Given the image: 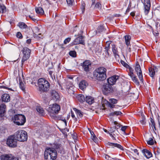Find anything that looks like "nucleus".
I'll use <instances>...</instances> for the list:
<instances>
[{
  "label": "nucleus",
  "mask_w": 160,
  "mask_h": 160,
  "mask_svg": "<svg viewBox=\"0 0 160 160\" xmlns=\"http://www.w3.org/2000/svg\"><path fill=\"white\" fill-rule=\"evenodd\" d=\"M143 4L144 6V12L145 14L147 15L151 7L150 0H144Z\"/></svg>",
  "instance_id": "obj_12"
},
{
  "label": "nucleus",
  "mask_w": 160,
  "mask_h": 160,
  "mask_svg": "<svg viewBox=\"0 0 160 160\" xmlns=\"http://www.w3.org/2000/svg\"><path fill=\"white\" fill-rule=\"evenodd\" d=\"M108 106L112 108H114L115 106V105L113 104H112V103H109V104Z\"/></svg>",
  "instance_id": "obj_56"
},
{
  "label": "nucleus",
  "mask_w": 160,
  "mask_h": 160,
  "mask_svg": "<svg viewBox=\"0 0 160 160\" xmlns=\"http://www.w3.org/2000/svg\"><path fill=\"white\" fill-rule=\"evenodd\" d=\"M73 43L74 45H77L79 44L84 45L85 44V42L83 40V37L82 36L78 37L75 39Z\"/></svg>",
  "instance_id": "obj_16"
},
{
  "label": "nucleus",
  "mask_w": 160,
  "mask_h": 160,
  "mask_svg": "<svg viewBox=\"0 0 160 160\" xmlns=\"http://www.w3.org/2000/svg\"><path fill=\"white\" fill-rule=\"evenodd\" d=\"M106 145L108 148H117L122 151L124 150V149L123 147L121 145L117 143H112L108 142L106 143Z\"/></svg>",
  "instance_id": "obj_11"
},
{
  "label": "nucleus",
  "mask_w": 160,
  "mask_h": 160,
  "mask_svg": "<svg viewBox=\"0 0 160 160\" xmlns=\"http://www.w3.org/2000/svg\"><path fill=\"white\" fill-rule=\"evenodd\" d=\"M71 117L73 118H75V119H76V118H75V115L74 114V113L72 111H71Z\"/></svg>",
  "instance_id": "obj_58"
},
{
  "label": "nucleus",
  "mask_w": 160,
  "mask_h": 160,
  "mask_svg": "<svg viewBox=\"0 0 160 160\" xmlns=\"http://www.w3.org/2000/svg\"><path fill=\"white\" fill-rule=\"evenodd\" d=\"M78 100L81 102H82L85 100L84 95L82 94H79L77 97Z\"/></svg>",
  "instance_id": "obj_31"
},
{
  "label": "nucleus",
  "mask_w": 160,
  "mask_h": 160,
  "mask_svg": "<svg viewBox=\"0 0 160 160\" xmlns=\"http://www.w3.org/2000/svg\"><path fill=\"white\" fill-rule=\"evenodd\" d=\"M86 101L89 104H91L94 102V99L91 97L86 96Z\"/></svg>",
  "instance_id": "obj_28"
},
{
  "label": "nucleus",
  "mask_w": 160,
  "mask_h": 160,
  "mask_svg": "<svg viewBox=\"0 0 160 160\" xmlns=\"http://www.w3.org/2000/svg\"><path fill=\"white\" fill-rule=\"evenodd\" d=\"M34 30L36 32H38L39 31V29L38 27H35L34 28Z\"/></svg>",
  "instance_id": "obj_55"
},
{
  "label": "nucleus",
  "mask_w": 160,
  "mask_h": 160,
  "mask_svg": "<svg viewBox=\"0 0 160 160\" xmlns=\"http://www.w3.org/2000/svg\"><path fill=\"white\" fill-rule=\"evenodd\" d=\"M96 46V44L94 43L93 44V46H91L90 45L89 46V48L92 51L94 50L95 51L97 52L98 51V50L97 48H95V46Z\"/></svg>",
  "instance_id": "obj_43"
},
{
  "label": "nucleus",
  "mask_w": 160,
  "mask_h": 160,
  "mask_svg": "<svg viewBox=\"0 0 160 160\" xmlns=\"http://www.w3.org/2000/svg\"><path fill=\"white\" fill-rule=\"evenodd\" d=\"M2 99L3 102H8L10 101V97L8 94L4 93L2 96Z\"/></svg>",
  "instance_id": "obj_23"
},
{
  "label": "nucleus",
  "mask_w": 160,
  "mask_h": 160,
  "mask_svg": "<svg viewBox=\"0 0 160 160\" xmlns=\"http://www.w3.org/2000/svg\"><path fill=\"white\" fill-rule=\"evenodd\" d=\"M127 128V126H123V127H122V128H121V130L122 131L124 132V133H125V130H126Z\"/></svg>",
  "instance_id": "obj_53"
},
{
  "label": "nucleus",
  "mask_w": 160,
  "mask_h": 160,
  "mask_svg": "<svg viewBox=\"0 0 160 160\" xmlns=\"http://www.w3.org/2000/svg\"><path fill=\"white\" fill-rule=\"evenodd\" d=\"M150 122L151 123L150 124H150L151 126L152 127V128L153 127L154 129L156 130V128L155 127V122L154 120L152 118H151Z\"/></svg>",
  "instance_id": "obj_41"
},
{
  "label": "nucleus",
  "mask_w": 160,
  "mask_h": 160,
  "mask_svg": "<svg viewBox=\"0 0 160 160\" xmlns=\"http://www.w3.org/2000/svg\"><path fill=\"white\" fill-rule=\"evenodd\" d=\"M44 156L45 160H55L57 158V151L52 147H48L45 151Z\"/></svg>",
  "instance_id": "obj_3"
},
{
  "label": "nucleus",
  "mask_w": 160,
  "mask_h": 160,
  "mask_svg": "<svg viewBox=\"0 0 160 160\" xmlns=\"http://www.w3.org/2000/svg\"><path fill=\"white\" fill-rule=\"evenodd\" d=\"M107 69L103 67L97 68L93 72V77L98 81H102L107 78Z\"/></svg>",
  "instance_id": "obj_1"
},
{
  "label": "nucleus",
  "mask_w": 160,
  "mask_h": 160,
  "mask_svg": "<svg viewBox=\"0 0 160 160\" xmlns=\"http://www.w3.org/2000/svg\"><path fill=\"white\" fill-rule=\"evenodd\" d=\"M109 50H108L107 51H105L106 52V57H108L110 56V54L108 52V51Z\"/></svg>",
  "instance_id": "obj_54"
},
{
  "label": "nucleus",
  "mask_w": 160,
  "mask_h": 160,
  "mask_svg": "<svg viewBox=\"0 0 160 160\" xmlns=\"http://www.w3.org/2000/svg\"><path fill=\"white\" fill-rule=\"evenodd\" d=\"M91 138L93 140V141L95 143H97L98 142V139L96 136L95 135H94L93 136H91Z\"/></svg>",
  "instance_id": "obj_45"
},
{
  "label": "nucleus",
  "mask_w": 160,
  "mask_h": 160,
  "mask_svg": "<svg viewBox=\"0 0 160 160\" xmlns=\"http://www.w3.org/2000/svg\"><path fill=\"white\" fill-rule=\"evenodd\" d=\"M36 110L41 116H43L45 114L44 110L40 106H37L36 108Z\"/></svg>",
  "instance_id": "obj_29"
},
{
  "label": "nucleus",
  "mask_w": 160,
  "mask_h": 160,
  "mask_svg": "<svg viewBox=\"0 0 160 160\" xmlns=\"http://www.w3.org/2000/svg\"><path fill=\"white\" fill-rule=\"evenodd\" d=\"M147 144L149 145H152L154 144L153 140L152 138H150L148 140H146Z\"/></svg>",
  "instance_id": "obj_40"
},
{
  "label": "nucleus",
  "mask_w": 160,
  "mask_h": 160,
  "mask_svg": "<svg viewBox=\"0 0 160 160\" xmlns=\"http://www.w3.org/2000/svg\"><path fill=\"white\" fill-rule=\"evenodd\" d=\"M124 38L126 44L128 47L130 45L131 37L130 35H127L125 36Z\"/></svg>",
  "instance_id": "obj_25"
},
{
  "label": "nucleus",
  "mask_w": 160,
  "mask_h": 160,
  "mask_svg": "<svg viewBox=\"0 0 160 160\" xmlns=\"http://www.w3.org/2000/svg\"><path fill=\"white\" fill-rule=\"evenodd\" d=\"M50 94L52 99L55 100H58L59 96L58 93L54 90H52L50 91Z\"/></svg>",
  "instance_id": "obj_17"
},
{
  "label": "nucleus",
  "mask_w": 160,
  "mask_h": 160,
  "mask_svg": "<svg viewBox=\"0 0 160 160\" xmlns=\"http://www.w3.org/2000/svg\"><path fill=\"white\" fill-rule=\"evenodd\" d=\"M143 155L147 158H149L152 157V153L146 149H143L142 150Z\"/></svg>",
  "instance_id": "obj_20"
},
{
  "label": "nucleus",
  "mask_w": 160,
  "mask_h": 160,
  "mask_svg": "<svg viewBox=\"0 0 160 160\" xmlns=\"http://www.w3.org/2000/svg\"><path fill=\"white\" fill-rule=\"evenodd\" d=\"M13 156L10 154H4L1 157V160H12Z\"/></svg>",
  "instance_id": "obj_21"
},
{
  "label": "nucleus",
  "mask_w": 160,
  "mask_h": 160,
  "mask_svg": "<svg viewBox=\"0 0 160 160\" xmlns=\"http://www.w3.org/2000/svg\"><path fill=\"white\" fill-rule=\"evenodd\" d=\"M112 51L115 56H119L117 48L116 47L115 45L113 44L112 45Z\"/></svg>",
  "instance_id": "obj_30"
},
{
  "label": "nucleus",
  "mask_w": 160,
  "mask_h": 160,
  "mask_svg": "<svg viewBox=\"0 0 160 160\" xmlns=\"http://www.w3.org/2000/svg\"><path fill=\"white\" fill-rule=\"evenodd\" d=\"M91 63L89 60H86L83 63L81 64L82 68L86 72H88L89 70V67L91 66Z\"/></svg>",
  "instance_id": "obj_13"
},
{
  "label": "nucleus",
  "mask_w": 160,
  "mask_h": 160,
  "mask_svg": "<svg viewBox=\"0 0 160 160\" xmlns=\"http://www.w3.org/2000/svg\"><path fill=\"white\" fill-rule=\"evenodd\" d=\"M118 78V76H113L107 79V82L110 85H113L115 83L117 80Z\"/></svg>",
  "instance_id": "obj_15"
},
{
  "label": "nucleus",
  "mask_w": 160,
  "mask_h": 160,
  "mask_svg": "<svg viewBox=\"0 0 160 160\" xmlns=\"http://www.w3.org/2000/svg\"><path fill=\"white\" fill-rule=\"evenodd\" d=\"M134 151L135 153H136L137 155H139V153L138 152V150L137 149H134Z\"/></svg>",
  "instance_id": "obj_60"
},
{
  "label": "nucleus",
  "mask_w": 160,
  "mask_h": 160,
  "mask_svg": "<svg viewBox=\"0 0 160 160\" xmlns=\"http://www.w3.org/2000/svg\"><path fill=\"white\" fill-rule=\"evenodd\" d=\"M67 4L68 5H72L73 2L74 0H66Z\"/></svg>",
  "instance_id": "obj_52"
},
{
  "label": "nucleus",
  "mask_w": 160,
  "mask_h": 160,
  "mask_svg": "<svg viewBox=\"0 0 160 160\" xmlns=\"http://www.w3.org/2000/svg\"><path fill=\"white\" fill-rule=\"evenodd\" d=\"M52 148L55 150L56 149L58 152L61 153H63L64 152L63 148L60 144L54 143L52 145Z\"/></svg>",
  "instance_id": "obj_14"
},
{
  "label": "nucleus",
  "mask_w": 160,
  "mask_h": 160,
  "mask_svg": "<svg viewBox=\"0 0 160 160\" xmlns=\"http://www.w3.org/2000/svg\"><path fill=\"white\" fill-rule=\"evenodd\" d=\"M70 56L73 57L75 58L76 57L77 53L75 51H71L69 52Z\"/></svg>",
  "instance_id": "obj_39"
},
{
  "label": "nucleus",
  "mask_w": 160,
  "mask_h": 160,
  "mask_svg": "<svg viewBox=\"0 0 160 160\" xmlns=\"http://www.w3.org/2000/svg\"><path fill=\"white\" fill-rule=\"evenodd\" d=\"M36 11L37 13L40 14H43L44 12L42 8L40 7L36 8Z\"/></svg>",
  "instance_id": "obj_32"
},
{
  "label": "nucleus",
  "mask_w": 160,
  "mask_h": 160,
  "mask_svg": "<svg viewBox=\"0 0 160 160\" xmlns=\"http://www.w3.org/2000/svg\"><path fill=\"white\" fill-rule=\"evenodd\" d=\"M6 8L5 6L3 5H0V12L3 13L6 12Z\"/></svg>",
  "instance_id": "obj_37"
},
{
  "label": "nucleus",
  "mask_w": 160,
  "mask_h": 160,
  "mask_svg": "<svg viewBox=\"0 0 160 160\" xmlns=\"http://www.w3.org/2000/svg\"><path fill=\"white\" fill-rule=\"evenodd\" d=\"M111 41H108L107 42L106 45L105 47V51H107L108 50H109L110 49V44L111 43Z\"/></svg>",
  "instance_id": "obj_36"
},
{
  "label": "nucleus",
  "mask_w": 160,
  "mask_h": 160,
  "mask_svg": "<svg viewBox=\"0 0 160 160\" xmlns=\"http://www.w3.org/2000/svg\"><path fill=\"white\" fill-rule=\"evenodd\" d=\"M70 40H71L70 38H67L64 40V43L65 44H67V43H68L70 41Z\"/></svg>",
  "instance_id": "obj_50"
},
{
  "label": "nucleus",
  "mask_w": 160,
  "mask_h": 160,
  "mask_svg": "<svg viewBox=\"0 0 160 160\" xmlns=\"http://www.w3.org/2000/svg\"><path fill=\"white\" fill-rule=\"evenodd\" d=\"M38 91L41 93L46 92L50 88V83L44 78H39L38 80Z\"/></svg>",
  "instance_id": "obj_2"
},
{
  "label": "nucleus",
  "mask_w": 160,
  "mask_h": 160,
  "mask_svg": "<svg viewBox=\"0 0 160 160\" xmlns=\"http://www.w3.org/2000/svg\"><path fill=\"white\" fill-rule=\"evenodd\" d=\"M17 141L14 135L9 136L7 141V144L9 147L15 148L17 145Z\"/></svg>",
  "instance_id": "obj_7"
},
{
  "label": "nucleus",
  "mask_w": 160,
  "mask_h": 160,
  "mask_svg": "<svg viewBox=\"0 0 160 160\" xmlns=\"http://www.w3.org/2000/svg\"><path fill=\"white\" fill-rule=\"evenodd\" d=\"M73 110L75 112L78 117L82 118L83 116V113L80 110L77 109L75 108H73Z\"/></svg>",
  "instance_id": "obj_27"
},
{
  "label": "nucleus",
  "mask_w": 160,
  "mask_h": 160,
  "mask_svg": "<svg viewBox=\"0 0 160 160\" xmlns=\"http://www.w3.org/2000/svg\"><path fill=\"white\" fill-rule=\"evenodd\" d=\"M112 85L108 83H104L102 86V91L104 94L107 95L113 91Z\"/></svg>",
  "instance_id": "obj_9"
},
{
  "label": "nucleus",
  "mask_w": 160,
  "mask_h": 160,
  "mask_svg": "<svg viewBox=\"0 0 160 160\" xmlns=\"http://www.w3.org/2000/svg\"><path fill=\"white\" fill-rule=\"evenodd\" d=\"M149 71L150 76L152 77H153L155 75V72H158V68L156 67H151L149 68Z\"/></svg>",
  "instance_id": "obj_19"
},
{
  "label": "nucleus",
  "mask_w": 160,
  "mask_h": 160,
  "mask_svg": "<svg viewBox=\"0 0 160 160\" xmlns=\"http://www.w3.org/2000/svg\"><path fill=\"white\" fill-rule=\"evenodd\" d=\"M18 26L21 29L26 28L27 27V26L23 22H19Z\"/></svg>",
  "instance_id": "obj_34"
},
{
  "label": "nucleus",
  "mask_w": 160,
  "mask_h": 160,
  "mask_svg": "<svg viewBox=\"0 0 160 160\" xmlns=\"http://www.w3.org/2000/svg\"><path fill=\"white\" fill-rule=\"evenodd\" d=\"M66 88L67 89L68 91H69V90H71V92H70L71 93H73L74 92L72 90L74 86L72 82L68 81L66 83Z\"/></svg>",
  "instance_id": "obj_22"
},
{
  "label": "nucleus",
  "mask_w": 160,
  "mask_h": 160,
  "mask_svg": "<svg viewBox=\"0 0 160 160\" xmlns=\"http://www.w3.org/2000/svg\"><path fill=\"white\" fill-rule=\"evenodd\" d=\"M135 70L136 72H137V74L140 81H141L142 83H143V79L142 73L140 65L139 64H137L135 68Z\"/></svg>",
  "instance_id": "obj_10"
},
{
  "label": "nucleus",
  "mask_w": 160,
  "mask_h": 160,
  "mask_svg": "<svg viewBox=\"0 0 160 160\" xmlns=\"http://www.w3.org/2000/svg\"><path fill=\"white\" fill-rule=\"evenodd\" d=\"M6 106L5 104H2L0 105V117L3 116V114L5 112Z\"/></svg>",
  "instance_id": "obj_24"
},
{
  "label": "nucleus",
  "mask_w": 160,
  "mask_h": 160,
  "mask_svg": "<svg viewBox=\"0 0 160 160\" xmlns=\"http://www.w3.org/2000/svg\"><path fill=\"white\" fill-rule=\"evenodd\" d=\"M13 120L14 123L18 125H22L26 122V118L22 114H17L15 115Z\"/></svg>",
  "instance_id": "obj_5"
},
{
  "label": "nucleus",
  "mask_w": 160,
  "mask_h": 160,
  "mask_svg": "<svg viewBox=\"0 0 160 160\" xmlns=\"http://www.w3.org/2000/svg\"><path fill=\"white\" fill-rule=\"evenodd\" d=\"M14 135L16 140L19 141L24 142L28 139L27 133L24 130H19L17 131Z\"/></svg>",
  "instance_id": "obj_4"
},
{
  "label": "nucleus",
  "mask_w": 160,
  "mask_h": 160,
  "mask_svg": "<svg viewBox=\"0 0 160 160\" xmlns=\"http://www.w3.org/2000/svg\"><path fill=\"white\" fill-rule=\"evenodd\" d=\"M104 30V28L103 26L102 25H100L98 27L97 30L96 31V33H100Z\"/></svg>",
  "instance_id": "obj_35"
},
{
  "label": "nucleus",
  "mask_w": 160,
  "mask_h": 160,
  "mask_svg": "<svg viewBox=\"0 0 160 160\" xmlns=\"http://www.w3.org/2000/svg\"><path fill=\"white\" fill-rule=\"evenodd\" d=\"M121 63L123 66L126 68H128V67H129V66L124 61L121 60Z\"/></svg>",
  "instance_id": "obj_44"
},
{
  "label": "nucleus",
  "mask_w": 160,
  "mask_h": 160,
  "mask_svg": "<svg viewBox=\"0 0 160 160\" xmlns=\"http://www.w3.org/2000/svg\"><path fill=\"white\" fill-rule=\"evenodd\" d=\"M130 15L132 17H133L135 16V14L134 12H132L130 13Z\"/></svg>",
  "instance_id": "obj_64"
},
{
  "label": "nucleus",
  "mask_w": 160,
  "mask_h": 160,
  "mask_svg": "<svg viewBox=\"0 0 160 160\" xmlns=\"http://www.w3.org/2000/svg\"><path fill=\"white\" fill-rule=\"evenodd\" d=\"M114 124L116 125L114 128L115 129H118L119 128H120L121 126H122V125H121L119 124L118 123V122L116 121H115L114 122Z\"/></svg>",
  "instance_id": "obj_42"
},
{
  "label": "nucleus",
  "mask_w": 160,
  "mask_h": 160,
  "mask_svg": "<svg viewBox=\"0 0 160 160\" xmlns=\"http://www.w3.org/2000/svg\"><path fill=\"white\" fill-rule=\"evenodd\" d=\"M109 101L111 103H112L113 104H116L118 102V100L114 98L110 99L109 100Z\"/></svg>",
  "instance_id": "obj_47"
},
{
  "label": "nucleus",
  "mask_w": 160,
  "mask_h": 160,
  "mask_svg": "<svg viewBox=\"0 0 160 160\" xmlns=\"http://www.w3.org/2000/svg\"><path fill=\"white\" fill-rule=\"evenodd\" d=\"M48 72L49 75H50L51 76H52L53 72L52 71H48Z\"/></svg>",
  "instance_id": "obj_61"
},
{
  "label": "nucleus",
  "mask_w": 160,
  "mask_h": 160,
  "mask_svg": "<svg viewBox=\"0 0 160 160\" xmlns=\"http://www.w3.org/2000/svg\"><path fill=\"white\" fill-rule=\"evenodd\" d=\"M19 160V159L17 157H15L13 156V160Z\"/></svg>",
  "instance_id": "obj_63"
},
{
  "label": "nucleus",
  "mask_w": 160,
  "mask_h": 160,
  "mask_svg": "<svg viewBox=\"0 0 160 160\" xmlns=\"http://www.w3.org/2000/svg\"><path fill=\"white\" fill-rule=\"evenodd\" d=\"M85 4L84 3L82 4L81 7V9L82 13L84 12L85 11Z\"/></svg>",
  "instance_id": "obj_51"
},
{
  "label": "nucleus",
  "mask_w": 160,
  "mask_h": 160,
  "mask_svg": "<svg viewBox=\"0 0 160 160\" xmlns=\"http://www.w3.org/2000/svg\"><path fill=\"white\" fill-rule=\"evenodd\" d=\"M29 18H30L31 19H32L33 21H34L35 22V21L36 20L35 18H33V17H32V16H30V15H29Z\"/></svg>",
  "instance_id": "obj_57"
},
{
  "label": "nucleus",
  "mask_w": 160,
  "mask_h": 160,
  "mask_svg": "<svg viewBox=\"0 0 160 160\" xmlns=\"http://www.w3.org/2000/svg\"><path fill=\"white\" fill-rule=\"evenodd\" d=\"M16 36L18 38L20 39H21L22 38V35L21 33L20 32H17L16 34Z\"/></svg>",
  "instance_id": "obj_49"
},
{
  "label": "nucleus",
  "mask_w": 160,
  "mask_h": 160,
  "mask_svg": "<svg viewBox=\"0 0 160 160\" xmlns=\"http://www.w3.org/2000/svg\"><path fill=\"white\" fill-rule=\"evenodd\" d=\"M131 78H132V80L135 83V84L137 85H139V82L136 76L134 74L130 76Z\"/></svg>",
  "instance_id": "obj_26"
},
{
  "label": "nucleus",
  "mask_w": 160,
  "mask_h": 160,
  "mask_svg": "<svg viewBox=\"0 0 160 160\" xmlns=\"http://www.w3.org/2000/svg\"><path fill=\"white\" fill-rule=\"evenodd\" d=\"M60 110V106L57 104L55 103L52 105L50 106L48 111L50 113V115L51 116L53 117L54 116L52 114L54 115L58 113Z\"/></svg>",
  "instance_id": "obj_6"
},
{
  "label": "nucleus",
  "mask_w": 160,
  "mask_h": 160,
  "mask_svg": "<svg viewBox=\"0 0 160 160\" xmlns=\"http://www.w3.org/2000/svg\"><path fill=\"white\" fill-rule=\"evenodd\" d=\"M88 85V83L87 81L84 80H82L79 84V88L83 91Z\"/></svg>",
  "instance_id": "obj_18"
},
{
  "label": "nucleus",
  "mask_w": 160,
  "mask_h": 160,
  "mask_svg": "<svg viewBox=\"0 0 160 160\" xmlns=\"http://www.w3.org/2000/svg\"><path fill=\"white\" fill-rule=\"evenodd\" d=\"M19 81L20 88L23 91H24L25 90V87L24 83L20 81L19 80Z\"/></svg>",
  "instance_id": "obj_38"
},
{
  "label": "nucleus",
  "mask_w": 160,
  "mask_h": 160,
  "mask_svg": "<svg viewBox=\"0 0 160 160\" xmlns=\"http://www.w3.org/2000/svg\"><path fill=\"white\" fill-rule=\"evenodd\" d=\"M22 51L23 54L22 60V66L24 62L29 58L30 55L31 50L27 48L24 47L23 48Z\"/></svg>",
  "instance_id": "obj_8"
},
{
  "label": "nucleus",
  "mask_w": 160,
  "mask_h": 160,
  "mask_svg": "<svg viewBox=\"0 0 160 160\" xmlns=\"http://www.w3.org/2000/svg\"><path fill=\"white\" fill-rule=\"evenodd\" d=\"M122 113L120 111H115L113 112H111L109 114V115L110 116H114L115 115L118 116L122 114Z\"/></svg>",
  "instance_id": "obj_33"
},
{
  "label": "nucleus",
  "mask_w": 160,
  "mask_h": 160,
  "mask_svg": "<svg viewBox=\"0 0 160 160\" xmlns=\"http://www.w3.org/2000/svg\"><path fill=\"white\" fill-rule=\"evenodd\" d=\"M31 39H28L26 41V42L28 44H30L31 42Z\"/></svg>",
  "instance_id": "obj_59"
},
{
  "label": "nucleus",
  "mask_w": 160,
  "mask_h": 160,
  "mask_svg": "<svg viewBox=\"0 0 160 160\" xmlns=\"http://www.w3.org/2000/svg\"><path fill=\"white\" fill-rule=\"evenodd\" d=\"M101 7V4L99 2H97L95 5L94 8H95L99 9Z\"/></svg>",
  "instance_id": "obj_48"
},
{
  "label": "nucleus",
  "mask_w": 160,
  "mask_h": 160,
  "mask_svg": "<svg viewBox=\"0 0 160 160\" xmlns=\"http://www.w3.org/2000/svg\"><path fill=\"white\" fill-rule=\"evenodd\" d=\"M90 132L91 134V136H93L94 135H95L94 134V132L92 131H91V130L90 131Z\"/></svg>",
  "instance_id": "obj_62"
},
{
  "label": "nucleus",
  "mask_w": 160,
  "mask_h": 160,
  "mask_svg": "<svg viewBox=\"0 0 160 160\" xmlns=\"http://www.w3.org/2000/svg\"><path fill=\"white\" fill-rule=\"evenodd\" d=\"M128 68H129V72L128 73V74L129 75V76L133 74H134L133 72V69L131 67L129 66V67H128Z\"/></svg>",
  "instance_id": "obj_46"
}]
</instances>
